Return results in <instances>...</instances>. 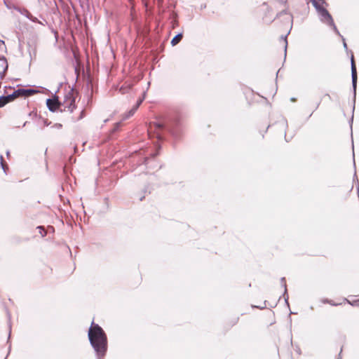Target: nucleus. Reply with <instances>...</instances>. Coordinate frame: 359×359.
Instances as JSON below:
<instances>
[{
  "label": "nucleus",
  "mask_w": 359,
  "mask_h": 359,
  "mask_svg": "<svg viewBox=\"0 0 359 359\" xmlns=\"http://www.w3.org/2000/svg\"><path fill=\"white\" fill-rule=\"evenodd\" d=\"M3 46L5 47V43L4 41L0 40V48Z\"/></svg>",
  "instance_id": "c756f323"
},
{
  "label": "nucleus",
  "mask_w": 359,
  "mask_h": 359,
  "mask_svg": "<svg viewBox=\"0 0 359 359\" xmlns=\"http://www.w3.org/2000/svg\"><path fill=\"white\" fill-rule=\"evenodd\" d=\"M351 79H352V86L353 89V96H354V100H355L356 96V87H357V69L355 63L354 61L353 55H351Z\"/></svg>",
  "instance_id": "20e7f679"
},
{
  "label": "nucleus",
  "mask_w": 359,
  "mask_h": 359,
  "mask_svg": "<svg viewBox=\"0 0 359 359\" xmlns=\"http://www.w3.org/2000/svg\"><path fill=\"white\" fill-rule=\"evenodd\" d=\"M130 87L126 88H125L121 87V88H120V92H121V93L124 94V93H126L130 90Z\"/></svg>",
  "instance_id": "412c9836"
},
{
  "label": "nucleus",
  "mask_w": 359,
  "mask_h": 359,
  "mask_svg": "<svg viewBox=\"0 0 359 359\" xmlns=\"http://www.w3.org/2000/svg\"><path fill=\"white\" fill-rule=\"evenodd\" d=\"M9 154H10V152H9V151H7V152H6V156H9Z\"/></svg>",
  "instance_id": "f704fd0d"
},
{
  "label": "nucleus",
  "mask_w": 359,
  "mask_h": 359,
  "mask_svg": "<svg viewBox=\"0 0 359 359\" xmlns=\"http://www.w3.org/2000/svg\"><path fill=\"white\" fill-rule=\"evenodd\" d=\"M341 39H342V41H343V46H344V48L346 50H347V48H347V44H346V41H345V39L344 38V36H341Z\"/></svg>",
  "instance_id": "393cba45"
},
{
  "label": "nucleus",
  "mask_w": 359,
  "mask_h": 359,
  "mask_svg": "<svg viewBox=\"0 0 359 359\" xmlns=\"http://www.w3.org/2000/svg\"><path fill=\"white\" fill-rule=\"evenodd\" d=\"M183 37V34L182 33H179L177 34V35H175L171 40V45L172 46H176L177 44H178L180 43V41L182 40Z\"/></svg>",
  "instance_id": "1a4fd4ad"
},
{
  "label": "nucleus",
  "mask_w": 359,
  "mask_h": 359,
  "mask_svg": "<svg viewBox=\"0 0 359 359\" xmlns=\"http://www.w3.org/2000/svg\"><path fill=\"white\" fill-rule=\"evenodd\" d=\"M280 282L283 284V286L284 287L283 297L285 298V301L288 304V295L287 294V286H286V283H285V278H284V277L281 278Z\"/></svg>",
  "instance_id": "9d476101"
},
{
  "label": "nucleus",
  "mask_w": 359,
  "mask_h": 359,
  "mask_svg": "<svg viewBox=\"0 0 359 359\" xmlns=\"http://www.w3.org/2000/svg\"><path fill=\"white\" fill-rule=\"evenodd\" d=\"M12 101H13L15 98L18 97V94H16V90H14L13 93L8 95Z\"/></svg>",
  "instance_id": "aec40b11"
},
{
  "label": "nucleus",
  "mask_w": 359,
  "mask_h": 359,
  "mask_svg": "<svg viewBox=\"0 0 359 359\" xmlns=\"http://www.w3.org/2000/svg\"><path fill=\"white\" fill-rule=\"evenodd\" d=\"M287 11L286 9L280 11V13H278L276 15L277 18H279L280 17L281 15H285V14H287Z\"/></svg>",
  "instance_id": "b1692460"
},
{
  "label": "nucleus",
  "mask_w": 359,
  "mask_h": 359,
  "mask_svg": "<svg viewBox=\"0 0 359 359\" xmlns=\"http://www.w3.org/2000/svg\"><path fill=\"white\" fill-rule=\"evenodd\" d=\"M311 1L319 14L320 21L325 24H333V18L328 11L316 0H311Z\"/></svg>",
  "instance_id": "7ed1b4c3"
},
{
  "label": "nucleus",
  "mask_w": 359,
  "mask_h": 359,
  "mask_svg": "<svg viewBox=\"0 0 359 359\" xmlns=\"http://www.w3.org/2000/svg\"><path fill=\"white\" fill-rule=\"evenodd\" d=\"M337 359H341V358H340V357H339Z\"/></svg>",
  "instance_id": "e433bc0d"
},
{
  "label": "nucleus",
  "mask_w": 359,
  "mask_h": 359,
  "mask_svg": "<svg viewBox=\"0 0 359 359\" xmlns=\"http://www.w3.org/2000/svg\"><path fill=\"white\" fill-rule=\"evenodd\" d=\"M28 19L30 20L33 22H37L42 25H44L43 23H42L41 21H39L36 17L33 16L32 14H31V15H29V17L28 16Z\"/></svg>",
  "instance_id": "dca6fc26"
},
{
  "label": "nucleus",
  "mask_w": 359,
  "mask_h": 359,
  "mask_svg": "<svg viewBox=\"0 0 359 359\" xmlns=\"http://www.w3.org/2000/svg\"><path fill=\"white\" fill-rule=\"evenodd\" d=\"M280 4L286 5L287 1L286 0H277Z\"/></svg>",
  "instance_id": "cd10ccee"
},
{
  "label": "nucleus",
  "mask_w": 359,
  "mask_h": 359,
  "mask_svg": "<svg viewBox=\"0 0 359 359\" xmlns=\"http://www.w3.org/2000/svg\"><path fill=\"white\" fill-rule=\"evenodd\" d=\"M38 93V90L32 89V88H25V94L26 97H29L35 93Z\"/></svg>",
  "instance_id": "f8f14e48"
},
{
  "label": "nucleus",
  "mask_w": 359,
  "mask_h": 359,
  "mask_svg": "<svg viewBox=\"0 0 359 359\" xmlns=\"http://www.w3.org/2000/svg\"><path fill=\"white\" fill-rule=\"evenodd\" d=\"M46 105L49 111L52 112H55L57 110L60 111V101H59L58 97L55 95L53 98L46 100Z\"/></svg>",
  "instance_id": "39448f33"
},
{
  "label": "nucleus",
  "mask_w": 359,
  "mask_h": 359,
  "mask_svg": "<svg viewBox=\"0 0 359 359\" xmlns=\"http://www.w3.org/2000/svg\"><path fill=\"white\" fill-rule=\"evenodd\" d=\"M137 109L133 107L128 113L125 114L123 120H126L133 116Z\"/></svg>",
  "instance_id": "9b49d317"
},
{
  "label": "nucleus",
  "mask_w": 359,
  "mask_h": 359,
  "mask_svg": "<svg viewBox=\"0 0 359 359\" xmlns=\"http://www.w3.org/2000/svg\"><path fill=\"white\" fill-rule=\"evenodd\" d=\"M0 163H1V166L4 170V172L6 173V169L8 168V166L4 162V158H3V156L2 155H0Z\"/></svg>",
  "instance_id": "2eb2a0df"
},
{
  "label": "nucleus",
  "mask_w": 359,
  "mask_h": 359,
  "mask_svg": "<svg viewBox=\"0 0 359 359\" xmlns=\"http://www.w3.org/2000/svg\"><path fill=\"white\" fill-rule=\"evenodd\" d=\"M266 302L265 301V302H264V306H255V307H256V308H259V309H262L265 308V306H266Z\"/></svg>",
  "instance_id": "c85d7f7f"
},
{
  "label": "nucleus",
  "mask_w": 359,
  "mask_h": 359,
  "mask_svg": "<svg viewBox=\"0 0 359 359\" xmlns=\"http://www.w3.org/2000/svg\"><path fill=\"white\" fill-rule=\"evenodd\" d=\"M318 1H321V4H326V2H325V0H318Z\"/></svg>",
  "instance_id": "473e14b6"
},
{
  "label": "nucleus",
  "mask_w": 359,
  "mask_h": 359,
  "mask_svg": "<svg viewBox=\"0 0 359 359\" xmlns=\"http://www.w3.org/2000/svg\"><path fill=\"white\" fill-rule=\"evenodd\" d=\"M327 25H329V26H330V27H332L333 28L334 32L337 34H338V35H339V36H341V34H340V32H339V30H338L337 27H336V25H335V24H334V22H333V24H327Z\"/></svg>",
  "instance_id": "a211bd4d"
},
{
  "label": "nucleus",
  "mask_w": 359,
  "mask_h": 359,
  "mask_svg": "<svg viewBox=\"0 0 359 359\" xmlns=\"http://www.w3.org/2000/svg\"><path fill=\"white\" fill-rule=\"evenodd\" d=\"M18 11L23 15H25L27 18H28V16L31 15V13L26 8L22 9H18Z\"/></svg>",
  "instance_id": "4468645a"
},
{
  "label": "nucleus",
  "mask_w": 359,
  "mask_h": 359,
  "mask_svg": "<svg viewBox=\"0 0 359 359\" xmlns=\"http://www.w3.org/2000/svg\"><path fill=\"white\" fill-rule=\"evenodd\" d=\"M281 39L283 40L285 43V57H286V53H287V36H281Z\"/></svg>",
  "instance_id": "6ab92c4d"
},
{
  "label": "nucleus",
  "mask_w": 359,
  "mask_h": 359,
  "mask_svg": "<svg viewBox=\"0 0 359 359\" xmlns=\"http://www.w3.org/2000/svg\"><path fill=\"white\" fill-rule=\"evenodd\" d=\"M143 198H144V197H141V198H140V201H142Z\"/></svg>",
  "instance_id": "c9c22d12"
},
{
  "label": "nucleus",
  "mask_w": 359,
  "mask_h": 359,
  "mask_svg": "<svg viewBox=\"0 0 359 359\" xmlns=\"http://www.w3.org/2000/svg\"><path fill=\"white\" fill-rule=\"evenodd\" d=\"M154 129L156 132V135L158 139H161V136L158 131L162 130L164 128H166L170 133H174L173 130L171 126L169 125H165L163 123H154Z\"/></svg>",
  "instance_id": "423d86ee"
},
{
  "label": "nucleus",
  "mask_w": 359,
  "mask_h": 359,
  "mask_svg": "<svg viewBox=\"0 0 359 359\" xmlns=\"http://www.w3.org/2000/svg\"><path fill=\"white\" fill-rule=\"evenodd\" d=\"M76 109L74 90L72 89L65 95L63 102H60V112L69 111L72 113Z\"/></svg>",
  "instance_id": "f03ea898"
},
{
  "label": "nucleus",
  "mask_w": 359,
  "mask_h": 359,
  "mask_svg": "<svg viewBox=\"0 0 359 359\" xmlns=\"http://www.w3.org/2000/svg\"><path fill=\"white\" fill-rule=\"evenodd\" d=\"M344 300H345L346 302H347L348 304H350L351 305H352V306H355V303H356V302H358V300H357V301H354V302H350V301H348L347 299H345Z\"/></svg>",
  "instance_id": "bb28decb"
},
{
  "label": "nucleus",
  "mask_w": 359,
  "mask_h": 359,
  "mask_svg": "<svg viewBox=\"0 0 359 359\" xmlns=\"http://www.w3.org/2000/svg\"><path fill=\"white\" fill-rule=\"evenodd\" d=\"M88 339L90 345L96 352L98 359L103 357L107 349V338L103 329L93 321L88 330Z\"/></svg>",
  "instance_id": "f257e3e1"
},
{
  "label": "nucleus",
  "mask_w": 359,
  "mask_h": 359,
  "mask_svg": "<svg viewBox=\"0 0 359 359\" xmlns=\"http://www.w3.org/2000/svg\"><path fill=\"white\" fill-rule=\"evenodd\" d=\"M11 102H12V100L8 95L0 96V107H4L7 103Z\"/></svg>",
  "instance_id": "6e6552de"
},
{
  "label": "nucleus",
  "mask_w": 359,
  "mask_h": 359,
  "mask_svg": "<svg viewBox=\"0 0 359 359\" xmlns=\"http://www.w3.org/2000/svg\"><path fill=\"white\" fill-rule=\"evenodd\" d=\"M84 111L83 110L81 112V116L78 118V120L81 119L83 117Z\"/></svg>",
  "instance_id": "7c9ffc66"
},
{
  "label": "nucleus",
  "mask_w": 359,
  "mask_h": 359,
  "mask_svg": "<svg viewBox=\"0 0 359 359\" xmlns=\"http://www.w3.org/2000/svg\"><path fill=\"white\" fill-rule=\"evenodd\" d=\"M142 101H143V98H142V99H139V100H137V102L136 104L134 106V107H135L136 109H138V107H140V105L142 104Z\"/></svg>",
  "instance_id": "4be33fe9"
},
{
  "label": "nucleus",
  "mask_w": 359,
  "mask_h": 359,
  "mask_svg": "<svg viewBox=\"0 0 359 359\" xmlns=\"http://www.w3.org/2000/svg\"><path fill=\"white\" fill-rule=\"evenodd\" d=\"M119 126H120V123H117L116 124V127H115L114 130H117Z\"/></svg>",
  "instance_id": "2f4dec72"
},
{
  "label": "nucleus",
  "mask_w": 359,
  "mask_h": 359,
  "mask_svg": "<svg viewBox=\"0 0 359 359\" xmlns=\"http://www.w3.org/2000/svg\"><path fill=\"white\" fill-rule=\"evenodd\" d=\"M53 127L57 129H61L62 127V125L61 123H55Z\"/></svg>",
  "instance_id": "a878e982"
},
{
  "label": "nucleus",
  "mask_w": 359,
  "mask_h": 359,
  "mask_svg": "<svg viewBox=\"0 0 359 359\" xmlns=\"http://www.w3.org/2000/svg\"><path fill=\"white\" fill-rule=\"evenodd\" d=\"M324 302H325V303H328V304H331V305H332V306H337V305H339V304H335V303H334V302H333V301H332V300H329V299H325V300L324 301Z\"/></svg>",
  "instance_id": "5701e85b"
},
{
  "label": "nucleus",
  "mask_w": 359,
  "mask_h": 359,
  "mask_svg": "<svg viewBox=\"0 0 359 359\" xmlns=\"http://www.w3.org/2000/svg\"><path fill=\"white\" fill-rule=\"evenodd\" d=\"M8 65L6 58L0 55V79H4L6 72L8 69Z\"/></svg>",
  "instance_id": "0eeeda50"
},
{
  "label": "nucleus",
  "mask_w": 359,
  "mask_h": 359,
  "mask_svg": "<svg viewBox=\"0 0 359 359\" xmlns=\"http://www.w3.org/2000/svg\"><path fill=\"white\" fill-rule=\"evenodd\" d=\"M37 229L39 230V233L41 235L42 237L46 236V231L44 229L43 226H39Z\"/></svg>",
  "instance_id": "f3484780"
},
{
  "label": "nucleus",
  "mask_w": 359,
  "mask_h": 359,
  "mask_svg": "<svg viewBox=\"0 0 359 359\" xmlns=\"http://www.w3.org/2000/svg\"><path fill=\"white\" fill-rule=\"evenodd\" d=\"M16 90V94H18V97H26V94H25V88H18Z\"/></svg>",
  "instance_id": "ddd939ff"
},
{
  "label": "nucleus",
  "mask_w": 359,
  "mask_h": 359,
  "mask_svg": "<svg viewBox=\"0 0 359 359\" xmlns=\"http://www.w3.org/2000/svg\"><path fill=\"white\" fill-rule=\"evenodd\" d=\"M355 306L359 307V300H358V302H356V303H355Z\"/></svg>",
  "instance_id": "72a5a7b5"
}]
</instances>
